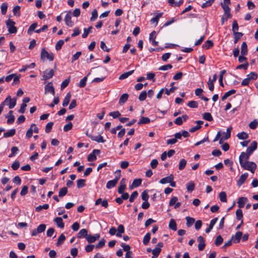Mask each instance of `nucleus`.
<instances>
[{"instance_id": "1", "label": "nucleus", "mask_w": 258, "mask_h": 258, "mask_svg": "<svg viewBox=\"0 0 258 258\" xmlns=\"http://www.w3.org/2000/svg\"><path fill=\"white\" fill-rule=\"evenodd\" d=\"M240 166L244 169L249 170L252 173H254L256 168V165L255 163L248 161H246L243 163L241 162Z\"/></svg>"}, {"instance_id": "2", "label": "nucleus", "mask_w": 258, "mask_h": 258, "mask_svg": "<svg viewBox=\"0 0 258 258\" xmlns=\"http://www.w3.org/2000/svg\"><path fill=\"white\" fill-rule=\"evenodd\" d=\"M116 172L117 173V175H116L114 179L109 180L107 182L106 185L107 188L110 189L114 187L118 182V181L120 177V170H118Z\"/></svg>"}, {"instance_id": "3", "label": "nucleus", "mask_w": 258, "mask_h": 258, "mask_svg": "<svg viewBox=\"0 0 258 258\" xmlns=\"http://www.w3.org/2000/svg\"><path fill=\"white\" fill-rule=\"evenodd\" d=\"M6 26L10 33H16L17 31V28L15 27V22L12 19H8L6 22Z\"/></svg>"}, {"instance_id": "4", "label": "nucleus", "mask_w": 258, "mask_h": 258, "mask_svg": "<svg viewBox=\"0 0 258 258\" xmlns=\"http://www.w3.org/2000/svg\"><path fill=\"white\" fill-rule=\"evenodd\" d=\"M41 59L43 61L48 59L52 61L54 58V55L52 52L49 53L45 48H42L41 52Z\"/></svg>"}, {"instance_id": "5", "label": "nucleus", "mask_w": 258, "mask_h": 258, "mask_svg": "<svg viewBox=\"0 0 258 258\" xmlns=\"http://www.w3.org/2000/svg\"><path fill=\"white\" fill-rule=\"evenodd\" d=\"M17 99L16 98H11L10 96H8L3 102L5 105H8L10 109L13 108L16 105Z\"/></svg>"}, {"instance_id": "6", "label": "nucleus", "mask_w": 258, "mask_h": 258, "mask_svg": "<svg viewBox=\"0 0 258 258\" xmlns=\"http://www.w3.org/2000/svg\"><path fill=\"white\" fill-rule=\"evenodd\" d=\"M46 226L44 224L39 225L37 229H33L31 232V235L33 236H36L38 234L44 232L46 229Z\"/></svg>"}, {"instance_id": "7", "label": "nucleus", "mask_w": 258, "mask_h": 258, "mask_svg": "<svg viewBox=\"0 0 258 258\" xmlns=\"http://www.w3.org/2000/svg\"><path fill=\"white\" fill-rule=\"evenodd\" d=\"M86 135L89 137L92 140L97 142V143H104L105 140L103 139V138L101 135H98L94 136L88 133V132L86 133Z\"/></svg>"}, {"instance_id": "8", "label": "nucleus", "mask_w": 258, "mask_h": 258, "mask_svg": "<svg viewBox=\"0 0 258 258\" xmlns=\"http://www.w3.org/2000/svg\"><path fill=\"white\" fill-rule=\"evenodd\" d=\"M54 75V72L52 69L46 70L43 72V80H47L51 78Z\"/></svg>"}, {"instance_id": "9", "label": "nucleus", "mask_w": 258, "mask_h": 258, "mask_svg": "<svg viewBox=\"0 0 258 258\" xmlns=\"http://www.w3.org/2000/svg\"><path fill=\"white\" fill-rule=\"evenodd\" d=\"M100 151L98 149H94L88 156L87 159L88 161H94L96 160V155L99 154Z\"/></svg>"}, {"instance_id": "10", "label": "nucleus", "mask_w": 258, "mask_h": 258, "mask_svg": "<svg viewBox=\"0 0 258 258\" xmlns=\"http://www.w3.org/2000/svg\"><path fill=\"white\" fill-rule=\"evenodd\" d=\"M257 143L256 141H253L250 146H249L246 150V152L248 155H250L257 148Z\"/></svg>"}, {"instance_id": "11", "label": "nucleus", "mask_w": 258, "mask_h": 258, "mask_svg": "<svg viewBox=\"0 0 258 258\" xmlns=\"http://www.w3.org/2000/svg\"><path fill=\"white\" fill-rule=\"evenodd\" d=\"M72 18V13L71 12H68L64 18V21L67 25L69 27H73L74 26V22L71 20Z\"/></svg>"}, {"instance_id": "12", "label": "nucleus", "mask_w": 258, "mask_h": 258, "mask_svg": "<svg viewBox=\"0 0 258 258\" xmlns=\"http://www.w3.org/2000/svg\"><path fill=\"white\" fill-rule=\"evenodd\" d=\"M248 176V173H244V174H242L237 181V185L238 186H240L242 185L246 179H247V177Z\"/></svg>"}, {"instance_id": "13", "label": "nucleus", "mask_w": 258, "mask_h": 258, "mask_svg": "<svg viewBox=\"0 0 258 258\" xmlns=\"http://www.w3.org/2000/svg\"><path fill=\"white\" fill-rule=\"evenodd\" d=\"M198 241L199 242L198 249L200 251L204 250L205 247V241L204 238L202 236H200L198 237Z\"/></svg>"}, {"instance_id": "14", "label": "nucleus", "mask_w": 258, "mask_h": 258, "mask_svg": "<svg viewBox=\"0 0 258 258\" xmlns=\"http://www.w3.org/2000/svg\"><path fill=\"white\" fill-rule=\"evenodd\" d=\"M45 92L46 93H51L53 95L55 94L54 88L53 86V84L51 82L48 83L45 86Z\"/></svg>"}, {"instance_id": "15", "label": "nucleus", "mask_w": 258, "mask_h": 258, "mask_svg": "<svg viewBox=\"0 0 258 258\" xmlns=\"http://www.w3.org/2000/svg\"><path fill=\"white\" fill-rule=\"evenodd\" d=\"M242 236V232L241 231L237 232L234 235L231 237V239L234 243H238Z\"/></svg>"}, {"instance_id": "16", "label": "nucleus", "mask_w": 258, "mask_h": 258, "mask_svg": "<svg viewBox=\"0 0 258 258\" xmlns=\"http://www.w3.org/2000/svg\"><path fill=\"white\" fill-rule=\"evenodd\" d=\"M100 235L99 234H96L94 235H88L86 239L88 242L92 243L98 239Z\"/></svg>"}, {"instance_id": "17", "label": "nucleus", "mask_w": 258, "mask_h": 258, "mask_svg": "<svg viewBox=\"0 0 258 258\" xmlns=\"http://www.w3.org/2000/svg\"><path fill=\"white\" fill-rule=\"evenodd\" d=\"M249 156V155H248L247 153L242 152L239 157L240 165L241 164V162L243 163L245 161H247Z\"/></svg>"}, {"instance_id": "18", "label": "nucleus", "mask_w": 258, "mask_h": 258, "mask_svg": "<svg viewBox=\"0 0 258 258\" xmlns=\"http://www.w3.org/2000/svg\"><path fill=\"white\" fill-rule=\"evenodd\" d=\"M173 180V176L171 174L168 176L162 178L159 182L161 184H165L171 182V181H172Z\"/></svg>"}, {"instance_id": "19", "label": "nucleus", "mask_w": 258, "mask_h": 258, "mask_svg": "<svg viewBox=\"0 0 258 258\" xmlns=\"http://www.w3.org/2000/svg\"><path fill=\"white\" fill-rule=\"evenodd\" d=\"M125 181V179L122 178L120 182V185L118 188V192L119 194H122L124 191V190H125V189L126 188Z\"/></svg>"}, {"instance_id": "20", "label": "nucleus", "mask_w": 258, "mask_h": 258, "mask_svg": "<svg viewBox=\"0 0 258 258\" xmlns=\"http://www.w3.org/2000/svg\"><path fill=\"white\" fill-rule=\"evenodd\" d=\"M247 201V199L245 197H240L238 198L237 201V204L239 208H243Z\"/></svg>"}, {"instance_id": "21", "label": "nucleus", "mask_w": 258, "mask_h": 258, "mask_svg": "<svg viewBox=\"0 0 258 258\" xmlns=\"http://www.w3.org/2000/svg\"><path fill=\"white\" fill-rule=\"evenodd\" d=\"M217 221H218V218H215L213 219L210 221V223L209 227L208 228H207L205 230L206 233H208L211 231V230L213 229L214 226L216 223Z\"/></svg>"}, {"instance_id": "22", "label": "nucleus", "mask_w": 258, "mask_h": 258, "mask_svg": "<svg viewBox=\"0 0 258 258\" xmlns=\"http://www.w3.org/2000/svg\"><path fill=\"white\" fill-rule=\"evenodd\" d=\"M232 129V127H229L227 128L226 132H224L222 133V138L224 140H227L230 138L231 136V131Z\"/></svg>"}, {"instance_id": "23", "label": "nucleus", "mask_w": 258, "mask_h": 258, "mask_svg": "<svg viewBox=\"0 0 258 258\" xmlns=\"http://www.w3.org/2000/svg\"><path fill=\"white\" fill-rule=\"evenodd\" d=\"M54 221L55 222L57 227L60 228L64 227V224L61 217H56L54 219Z\"/></svg>"}, {"instance_id": "24", "label": "nucleus", "mask_w": 258, "mask_h": 258, "mask_svg": "<svg viewBox=\"0 0 258 258\" xmlns=\"http://www.w3.org/2000/svg\"><path fill=\"white\" fill-rule=\"evenodd\" d=\"M124 232V228L123 225H119L116 229V236L118 237H121V234Z\"/></svg>"}, {"instance_id": "25", "label": "nucleus", "mask_w": 258, "mask_h": 258, "mask_svg": "<svg viewBox=\"0 0 258 258\" xmlns=\"http://www.w3.org/2000/svg\"><path fill=\"white\" fill-rule=\"evenodd\" d=\"M224 11V16H227V17H231L232 15L230 13V9L228 6H226L224 4V6H221Z\"/></svg>"}, {"instance_id": "26", "label": "nucleus", "mask_w": 258, "mask_h": 258, "mask_svg": "<svg viewBox=\"0 0 258 258\" xmlns=\"http://www.w3.org/2000/svg\"><path fill=\"white\" fill-rule=\"evenodd\" d=\"M247 53V45L245 42H243L241 47V54L245 55Z\"/></svg>"}, {"instance_id": "27", "label": "nucleus", "mask_w": 258, "mask_h": 258, "mask_svg": "<svg viewBox=\"0 0 258 258\" xmlns=\"http://www.w3.org/2000/svg\"><path fill=\"white\" fill-rule=\"evenodd\" d=\"M88 236V231L86 229H81L78 233V238H82Z\"/></svg>"}, {"instance_id": "28", "label": "nucleus", "mask_w": 258, "mask_h": 258, "mask_svg": "<svg viewBox=\"0 0 258 258\" xmlns=\"http://www.w3.org/2000/svg\"><path fill=\"white\" fill-rule=\"evenodd\" d=\"M71 93L70 92L68 93L66 95V97H64L63 100V102H62V106H63L66 107V106H67L69 104V102H70V99H71Z\"/></svg>"}, {"instance_id": "29", "label": "nucleus", "mask_w": 258, "mask_h": 258, "mask_svg": "<svg viewBox=\"0 0 258 258\" xmlns=\"http://www.w3.org/2000/svg\"><path fill=\"white\" fill-rule=\"evenodd\" d=\"M134 72V70H132L128 71L127 72L124 73L122 74L119 77V79L120 80H124L127 78H128L130 76L132 75Z\"/></svg>"}, {"instance_id": "30", "label": "nucleus", "mask_w": 258, "mask_h": 258, "mask_svg": "<svg viewBox=\"0 0 258 258\" xmlns=\"http://www.w3.org/2000/svg\"><path fill=\"white\" fill-rule=\"evenodd\" d=\"M9 116H6V117H8L7 120V123L9 124H12L15 120V116L13 115V111L10 110L9 112Z\"/></svg>"}, {"instance_id": "31", "label": "nucleus", "mask_w": 258, "mask_h": 258, "mask_svg": "<svg viewBox=\"0 0 258 258\" xmlns=\"http://www.w3.org/2000/svg\"><path fill=\"white\" fill-rule=\"evenodd\" d=\"M151 121L150 119L147 117H144L142 116L139 122H138V124L139 125L142 124H148L150 123Z\"/></svg>"}, {"instance_id": "32", "label": "nucleus", "mask_w": 258, "mask_h": 258, "mask_svg": "<svg viewBox=\"0 0 258 258\" xmlns=\"http://www.w3.org/2000/svg\"><path fill=\"white\" fill-rule=\"evenodd\" d=\"M16 133V130L14 128L11 129L4 134V137L9 138L13 137Z\"/></svg>"}, {"instance_id": "33", "label": "nucleus", "mask_w": 258, "mask_h": 258, "mask_svg": "<svg viewBox=\"0 0 258 258\" xmlns=\"http://www.w3.org/2000/svg\"><path fill=\"white\" fill-rule=\"evenodd\" d=\"M128 95L126 93L123 94L120 97L119 100V103L120 104H124L127 100Z\"/></svg>"}, {"instance_id": "34", "label": "nucleus", "mask_w": 258, "mask_h": 258, "mask_svg": "<svg viewBox=\"0 0 258 258\" xmlns=\"http://www.w3.org/2000/svg\"><path fill=\"white\" fill-rule=\"evenodd\" d=\"M237 137L240 140H245L248 138V135L246 133L242 132L238 133Z\"/></svg>"}, {"instance_id": "35", "label": "nucleus", "mask_w": 258, "mask_h": 258, "mask_svg": "<svg viewBox=\"0 0 258 258\" xmlns=\"http://www.w3.org/2000/svg\"><path fill=\"white\" fill-rule=\"evenodd\" d=\"M195 184L192 181H190L186 184V188L188 191L191 192L195 189Z\"/></svg>"}, {"instance_id": "36", "label": "nucleus", "mask_w": 258, "mask_h": 258, "mask_svg": "<svg viewBox=\"0 0 258 258\" xmlns=\"http://www.w3.org/2000/svg\"><path fill=\"white\" fill-rule=\"evenodd\" d=\"M169 227L170 229L176 231L177 230V225L174 219H171L169 223Z\"/></svg>"}, {"instance_id": "37", "label": "nucleus", "mask_w": 258, "mask_h": 258, "mask_svg": "<svg viewBox=\"0 0 258 258\" xmlns=\"http://www.w3.org/2000/svg\"><path fill=\"white\" fill-rule=\"evenodd\" d=\"M66 239V237L63 234H61L59 236L57 239V242L56 243V246H59L61 244L63 243L64 241Z\"/></svg>"}, {"instance_id": "38", "label": "nucleus", "mask_w": 258, "mask_h": 258, "mask_svg": "<svg viewBox=\"0 0 258 258\" xmlns=\"http://www.w3.org/2000/svg\"><path fill=\"white\" fill-rule=\"evenodd\" d=\"M174 84V82L171 83L170 84L171 88H170L169 89H165V94L166 95H169L170 93L173 92L177 89V88L176 87L173 86Z\"/></svg>"}, {"instance_id": "39", "label": "nucleus", "mask_w": 258, "mask_h": 258, "mask_svg": "<svg viewBox=\"0 0 258 258\" xmlns=\"http://www.w3.org/2000/svg\"><path fill=\"white\" fill-rule=\"evenodd\" d=\"M213 42L212 40H207L203 45V47L205 49H208L213 46Z\"/></svg>"}, {"instance_id": "40", "label": "nucleus", "mask_w": 258, "mask_h": 258, "mask_svg": "<svg viewBox=\"0 0 258 258\" xmlns=\"http://www.w3.org/2000/svg\"><path fill=\"white\" fill-rule=\"evenodd\" d=\"M185 219L186 220V226L188 227H190L195 222V219L190 217H186Z\"/></svg>"}, {"instance_id": "41", "label": "nucleus", "mask_w": 258, "mask_h": 258, "mask_svg": "<svg viewBox=\"0 0 258 258\" xmlns=\"http://www.w3.org/2000/svg\"><path fill=\"white\" fill-rule=\"evenodd\" d=\"M186 165V161L184 159H181L179 161L178 168L181 170L183 169Z\"/></svg>"}, {"instance_id": "42", "label": "nucleus", "mask_w": 258, "mask_h": 258, "mask_svg": "<svg viewBox=\"0 0 258 258\" xmlns=\"http://www.w3.org/2000/svg\"><path fill=\"white\" fill-rule=\"evenodd\" d=\"M219 197L220 201L222 202H227V196L226 194L224 191H221L220 192L219 195Z\"/></svg>"}, {"instance_id": "43", "label": "nucleus", "mask_w": 258, "mask_h": 258, "mask_svg": "<svg viewBox=\"0 0 258 258\" xmlns=\"http://www.w3.org/2000/svg\"><path fill=\"white\" fill-rule=\"evenodd\" d=\"M8 9V4L6 3H4L1 6V10L2 15H5L7 13Z\"/></svg>"}, {"instance_id": "44", "label": "nucleus", "mask_w": 258, "mask_h": 258, "mask_svg": "<svg viewBox=\"0 0 258 258\" xmlns=\"http://www.w3.org/2000/svg\"><path fill=\"white\" fill-rule=\"evenodd\" d=\"M20 7L19 6H15L13 10V12L14 15L16 16H20L21 15L20 13Z\"/></svg>"}, {"instance_id": "45", "label": "nucleus", "mask_w": 258, "mask_h": 258, "mask_svg": "<svg viewBox=\"0 0 258 258\" xmlns=\"http://www.w3.org/2000/svg\"><path fill=\"white\" fill-rule=\"evenodd\" d=\"M203 117L205 120L211 121L213 120L212 115L209 112H205L203 114Z\"/></svg>"}, {"instance_id": "46", "label": "nucleus", "mask_w": 258, "mask_h": 258, "mask_svg": "<svg viewBox=\"0 0 258 258\" xmlns=\"http://www.w3.org/2000/svg\"><path fill=\"white\" fill-rule=\"evenodd\" d=\"M247 77L249 78L250 81L255 80L257 78V75L255 72H251L247 75Z\"/></svg>"}, {"instance_id": "47", "label": "nucleus", "mask_w": 258, "mask_h": 258, "mask_svg": "<svg viewBox=\"0 0 258 258\" xmlns=\"http://www.w3.org/2000/svg\"><path fill=\"white\" fill-rule=\"evenodd\" d=\"M151 238V234L149 232L147 233L143 238V242L145 245H147Z\"/></svg>"}, {"instance_id": "48", "label": "nucleus", "mask_w": 258, "mask_h": 258, "mask_svg": "<svg viewBox=\"0 0 258 258\" xmlns=\"http://www.w3.org/2000/svg\"><path fill=\"white\" fill-rule=\"evenodd\" d=\"M70 82V78H68L64 80L61 84L60 88L61 90L64 89L66 87H67Z\"/></svg>"}, {"instance_id": "49", "label": "nucleus", "mask_w": 258, "mask_h": 258, "mask_svg": "<svg viewBox=\"0 0 258 258\" xmlns=\"http://www.w3.org/2000/svg\"><path fill=\"white\" fill-rule=\"evenodd\" d=\"M48 208H49V205L47 204H44L43 205H40V206L37 207L35 208V210H36V212H40L42 209L46 210V209H48Z\"/></svg>"}, {"instance_id": "50", "label": "nucleus", "mask_w": 258, "mask_h": 258, "mask_svg": "<svg viewBox=\"0 0 258 258\" xmlns=\"http://www.w3.org/2000/svg\"><path fill=\"white\" fill-rule=\"evenodd\" d=\"M37 26V23H34L30 25L29 29H28L27 33L28 34H31L32 32L35 30Z\"/></svg>"}, {"instance_id": "51", "label": "nucleus", "mask_w": 258, "mask_h": 258, "mask_svg": "<svg viewBox=\"0 0 258 258\" xmlns=\"http://www.w3.org/2000/svg\"><path fill=\"white\" fill-rule=\"evenodd\" d=\"M11 150V153L9 155V157H12L15 156L19 151L18 148L17 147H13Z\"/></svg>"}, {"instance_id": "52", "label": "nucleus", "mask_w": 258, "mask_h": 258, "mask_svg": "<svg viewBox=\"0 0 258 258\" xmlns=\"http://www.w3.org/2000/svg\"><path fill=\"white\" fill-rule=\"evenodd\" d=\"M142 179L140 178L135 179L134 180L132 186L133 187H138L141 184Z\"/></svg>"}, {"instance_id": "53", "label": "nucleus", "mask_w": 258, "mask_h": 258, "mask_svg": "<svg viewBox=\"0 0 258 258\" xmlns=\"http://www.w3.org/2000/svg\"><path fill=\"white\" fill-rule=\"evenodd\" d=\"M85 181L86 180L85 179H79L77 180V187L79 188H82L84 187L85 185Z\"/></svg>"}, {"instance_id": "54", "label": "nucleus", "mask_w": 258, "mask_h": 258, "mask_svg": "<svg viewBox=\"0 0 258 258\" xmlns=\"http://www.w3.org/2000/svg\"><path fill=\"white\" fill-rule=\"evenodd\" d=\"M215 0H208L205 3H203L202 5V8L205 9L207 7H210L214 2Z\"/></svg>"}, {"instance_id": "55", "label": "nucleus", "mask_w": 258, "mask_h": 258, "mask_svg": "<svg viewBox=\"0 0 258 258\" xmlns=\"http://www.w3.org/2000/svg\"><path fill=\"white\" fill-rule=\"evenodd\" d=\"M236 216L237 219L240 220H242L243 217L242 211L240 209H237L236 211Z\"/></svg>"}, {"instance_id": "56", "label": "nucleus", "mask_w": 258, "mask_h": 258, "mask_svg": "<svg viewBox=\"0 0 258 258\" xmlns=\"http://www.w3.org/2000/svg\"><path fill=\"white\" fill-rule=\"evenodd\" d=\"M68 192V189L66 187L61 188L59 191V197H63Z\"/></svg>"}, {"instance_id": "57", "label": "nucleus", "mask_w": 258, "mask_h": 258, "mask_svg": "<svg viewBox=\"0 0 258 258\" xmlns=\"http://www.w3.org/2000/svg\"><path fill=\"white\" fill-rule=\"evenodd\" d=\"M258 126V121L256 119H254L252 121H251L249 124V127L251 129H255Z\"/></svg>"}, {"instance_id": "58", "label": "nucleus", "mask_w": 258, "mask_h": 258, "mask_svg": "<svg viewBox=\"0 0 258 258\" xmlns=\"http://www.w3.org/2000/svg\"><path fill=\"white\" fill-rule=\"evenodd\" d=\"M239 27L238 23L236 20L233 21L232 23V31L234 33L238 32Z\"/></svg>"}, {"instance_id": "59", "label": "nucleus", "mask_w": 258, "mask_h": 258, "mask_svg": "<svg viewBox=\"0 0 258 258\" xmlns=\"http://www.w3.org/2000/svg\"><path fill=\"white\" fill-rule=\"evenodd\" d=\"M161 249L159 247H156L152 250V253L154 256L157 257L160 254Z\"/></svg>"}, {"instance_id": "60", "label": "nucleus", "mask_w": 258, "mask_h": 258, "mask_svg": "<svg viewBox=\"0 0 258 258\" xmlns=\"http://www.w3.org/2000/svg\"><path fill=\"white\" fill-rule=\"evenodd\" d=\"M234 36V43H236L237 41L242 36L243 34L241 32H236L233 33Z\"/></svg>"}, {"instance_id": "61", "label": "nucleus", "mask_w": 258, "mask_h": 258, "mask_svg": "<svg viewBox=\"0 0 258 258\" xmlns=\"http://www.w3.org/2000/svg\"><path fill=\"white\" fill-rule=\"evenodd\" d=\"M147 93L146 91H142L139 96V99L141 101H144L147 97Z\"/></svg>"}, {"instance_id": "62", "label": "nucleus", "mask_w": 258, "mask_h": 258, "mask_svg": "<svg viewBox=\"0 0 258 258\" xmlns=\"http://www.w3.org/2000/svg\"><path fill=\"white\" fill-rule=\"evenodd\" d=\"M87 77H84L81 80V81H80L79 82V86L80 87V88H83V87H84L86 84V82H87Z\"/></svg>"}, {"instance_id": "63", "label": "nucleus", "mask_w": 258, "mask_h": 258, "mask_svg": "<svg viewBox=\"0 0 258 258\" xmlns=\"http://www.w3.org/2000/svg\"><path fill=\"white\" fill-rule=\"evenodd\" d=\"M64 44V41L62 40H59L55 45V49L57 50H59L61 48L62 46Z\"/></svg>"}, {"instance_id": "64", "label": "nucleus", "mask_w": 258, "mask_h": 258, "mask_svg": "<svg viewBox=\"0 0 258 258\" xmlns=\"http://www.w3.org/2000/svg\"><path fill=\"white\" fill-rule=\"evenodd\" d=\"M120 113L118 111L111 112L109 113V115L112 116L113 118H116L120 116Z\"/></svg>"}]
</instances>
